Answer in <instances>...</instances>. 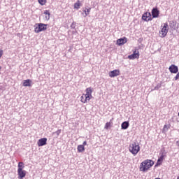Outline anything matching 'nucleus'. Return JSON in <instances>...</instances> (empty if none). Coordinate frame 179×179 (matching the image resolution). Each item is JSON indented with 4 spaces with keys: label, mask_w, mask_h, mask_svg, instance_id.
Here are the masks:
<instances>
[{
    "label": "nucleus",
    "mask_w": 179,
    "mask_h": 179,
    "mask_svg": "<svg viewBox=\"0 0 179 179\" xmlns=\"http://www.w3.org/2000/svg\"><path fill=\"white\" fill-rule=\"evenodd\" d=\"M155 164V162L151 159H146L144 162H141L140 164V171H143V173L148 171L150 167H152Z\"/></svg>",
    "instance_id": "nucleus-1"
},
{
    "label": "nucleus",
    "mask_w": 179,
    "mask_h": 179,
    "mask_svg": "<svg viewBox=\"0 0 179 179\" xmlns=\"http://www.w3.org/2000/svg\"><path fill=\"white\" fill-rule=\"evenodd\" d=\"M129 150L131 155H133L134 156H136L138 153H139V152L141 151V146H139V144H138V143H133L129 145Z\"/></svg>",
    "instance_id": "nucleus-2"
},
{
    "label": "nucleus",
    "mask_w": 179,
    "mask_h": 179,
    "mask_svg": "<svg viewBox=\"0 0 179 179\" xmlns=\"http://www.w3.org/2000/svg\"><path fill=\"white\" fill-rule=\"evenodd\" d=\"M23 162L18 163V169L17 173L19 176V178H24L26 177V171H23Z\"/></svg>",
    "instance_id": "nucleus-3"
},
{
    "label": "nucleus",
    "mask_w": 179,
    "mask_h": 179,
    "mask_svg": "<svg viewBox=\"0 0 179 179\" xmlns=\"http://www.w3.org/2000/svg\"><path fill=\"white\" fill-rule=\"evenodd\" d=\"M38 26L35 27L34 31L35 33H41V31H45L47 29V27L48 24H43V23H38L36 24Z\"/></svg>",
    "instance_id": "nucleus-4"
},
{
    "label": "nucleus",
    "mask_w": 179,
    "mask_h": 179,
    "mask_svg": "<svg viewBox=\"0 0 179 179\" xmlns=\"http://www.w3.org/2000/svg\"><path fill=\"white\" fill-rule=\"evenodd\" d=\"M167 33H169V24L164 23L163 27L159 31V36L163 38L167 36Z\"/></svg>",
    "instance_id": "nucleus-5"
},
{
    "label": "nucleus",
    "mask_w": 179,
    "mask_h": 179,
    "mask_svg": "<svg viewBox=\"0 0 179 179\" xmlns=\"http://www.w3.org/2000/svg\"><path fill=\"white\" fill-rule=\"evenodd\" d=\"M86 94H85V97H86V99L88 100V101H90V99L93 96L92 94L93 93V90H92V87H88L85 90Z\"/></svg>",
    "instance_id": "nucleus-6"
},
{
    "label": "nucleus",
    "mask_w": 179,
    "mask_h": 179,
    "mask_svg": "<svg viewBox=\"0 0 179 179\" xmlns=\"http://www.w3.org/2000/svg\"><path fill=\"white\" fill-rule=\"evenodd\" d=\"M143 20L145 22H150L152 20L153 18H152V14L149 12H145L143 16H142Z\"/></svg>",
    "instance_id": "nucleus-7"
},
{
    "label": "nucleus",
    "mask_w": 179,
    "mask_h": 179,
    "mask_svg": "<svg viewBox=\"0 0 179 179\" xmlns=\"http://www.w3.org/2000/svg\"><path fill=\"white\" fill-rule=\"evenodd\" d=\"M139 51L136 50V49L133 51V54L128 56L129 59H136V58H139Z\"/></svg>",
    "instance_id": "nucleus-8"
},
{
    "label": "nucleus",
    "mask_w": 179,
    "mask_h": 179,
    "mask_svg": "<svg viewBox=\"0 0 179 179\" xmlns=\"http://www.w3.org/2000/svg\"><path fill=\"white\" fill-rule=\"evenodd\" d=\"M171 73H178V66H176V64H172L169 68Z\"/></svg>",
    "instance_id": "nucleus-9"
},
{
    "label": "nucleus",
    "mask_w": 179,
    "mask_h": 179,
    "mask_svg": "<svg viewBox=\"0 0 179 179\" xmlns=\"http://www.w3.org/2000/svg\"><path fill=\"white\" fill-rule=\"evenodd\" d=\"M37 145L39 148L41 146H45V145H47V138H42L39 139L37 142Z\"/></svg>",
    "instance_id": "nucleus-10"
},
{
    "label": "nucleus",
    "mask_w": 179,
    "mask_h": 179,
    "mask_svg": "<svg viewBox=\"0 0 179 179\" xmlns=\"http://www.w3.org/2000/svg\"><path fill=\"white\" fill-rule=\"evenodd\" d=\"M127 41L128 38H127V37H123L117 39L116 43L117 45H124V44L127 43Z\"/></svg>",
    "instance_id": "nucleus-11"
},
{
    "label": "nucleus",
    "mask_w": 179,
    "mask_h": 179,
    "mask_svg": "<svg viewBox=\"0 0 179 179\" xmlns=\"http://www.w3.org/2000/svg\"><path fill=\"white\" fill-rule=\"evenodd\" d=\"M151 13H152V18L155 19L159 15H160V11L159 10V9H157V8H153Z\"/></svg>",
    "instance_id": "nucleus-12"
},
{
    "label": "nucleus",
    "mask_w": 179,
    "mask_h": 179,
    "mask_svg": "<svg viewBox=\"0 0 179 179\" xmlns=\"http://www.w3.org/2000/svg\"><path fill=\"white\" fill-rule=\"evenodd\" d=\"M120 75V70H113L109 73L110 78H115Z\"/></svg>",
    "instance_id": "nucleus-13"
},
{
    "label": "nucleus",
    "mask_w": 179,
    "mask_h": 179,
    "mask_svg": "<svg viewBox=\"0 0 179 179\" xmlns=\"http://www.w3.org/2000/svg\"><path fill=\"white\" fill-rule=\"evenodd\" d=\"M164 159V153L162 152L160 157L157 159V164H155V167H157V166H160L163 162Z\"/></svg>",
    "instance_id": "nucleus-14"
},
{
    "label": "nucleus",
    "mask_w": 179,
    "mask_h": 179,
    "mask_svg": "<svg viewBox=\"0 0 179 179\" xmlns=\"http://www.w3.org/2000/svg\"><path fill=\"white\" fill-rule=\"evenodd\" d=\"M23 86H24L25 87H30L31 86V80H24L23 81Z\"/></svg>",
    "instance_id": "nucleus-15"
},
{
    "label": "nucleus",
    "mask_w": 179,
    "mask_h": 179,
    "mask_svg": "<svg viewBox=\"0 0 179 179\" xmlns=\"http://www.w3.org/2000/svg\"><path fill=\"white\" fill-rule=\"evenodd\" d=\"M122 129H128L129 128V122L124 121L121 124Z\"/></svg>",
    "instance_id": "nucleus-16"
},
{
    "label": "nucleus",
    "mask_w": 179,
    "mask_h": 179,
    "mask_svg": "<svg viewBox=\"0 0 179 179\" xmlns=\"http://www.w3.org/2000/svg\"><path fill=\"white\" fill-rule=\"evenodd\" d=\"M77 150L78 153H83V152H85V146L79 145H78Z\"/></svg>",
    "instance_id": "nucleus-17"
},
{
    "label": "nucleus",
    "mask_w": 179,
    "mask_h": 179,
    "mask_svg": "<svg viewBox=\"0 0 179 179\" xmlns=\"http://www.w3.org/2000/svg\"><path fill=\"white\" fill-rule=\"evenodd\" d=\"M92 8H85V10H83L84 13H85V17H86V16H87L89 15V13H90V10Z\"/></svg>",
    "instance_id": "nucleus-18"
},
{
    "label": "nucleus",
    "mask_w": 179,
    "mask_h": 179,
    "mask_svg": "<svg viewBox=\"0 0 179 179\" xmlns=\"http://www.w3.org/2000/svg\"><path fill=\"white\" fill-rule=\"evenodd\" d=\"M80 101L82 103H87V101H89V99H87L86 97L82 96L80 97Z\"/></svg>",
    "instance_id": "nucleus-19"
},
{
    "label": "nucleus",
    "mask_w": 179,
    "mask_h": 179,
    "mask_svg": "<svg viewBox=\"0 0 179 179\" xmlns=\"http://www.w3.org/2000/svg\"><path fill=\"white\" fill-rule=\"evenodd\" d=\"M169 128L170 127H169V125L165 124L163 128V132H167Z\"/></svg>",
    "instance_id": "nucleus-20"
},
{
    "label": "nucleus",
    "mask_w": 179,
    "mask_h": 179,
    "mask_svg": "<svg viewBox=\"0 0 179 179\" xmlns=\"http://www.w3.org/2000/svg\"><path fill=\"white\" fill-rule=\"evenodd\" d=\"M160 87H162V83H158L157 85V86L155 87L153 90H159V89H160Z\"/></svg>",
    "instance_id": "nucleus-21"
},
{
    "label": "nucleus",
    "mask_w": 179,
    "mask_h": 179,
    "mask_svg": "<svg viewBox=\"0 0 179 179\" xmlns=\"http://www.w3.org/2000/svg\"><path fill=\"white\" fill-rule=\"evenodd\" d=\"M38 3H40V5H45V2H47V0H38Z\"/></svg>",
    "instance_id": "nucleus-22"
},
{
    "label": "nucleus",
    "mask_w": 179,
    "mask_h": 179,
    "mask_svg": "<svg viewBox=\"0 0 179 179\" xmlns=\"http://www.w3.org/2000/svg\"><path fill=\"white\" fill-rule=\"evenodd\" d=\"M110 127H111V123L110 122H106L104 127L105 129H108V128H110Z\"/></svg>",
    "instance_id": "nucleus-23"
},
{
    "label": "nucleus",
    "mask_w": 179,
    "mask_h": 179,
    "mask_svg": "<svg viewBox=\"0 0 179 179\" xmlns=\"http://www.w3.org/2000/svg\"><path fill=\"white\" fill-rule=\"evenodd\" d=\"M79 6H80V3L79 1L77 3H75L74 4L75 9H79Z\"/></svg>",
    "instance_id": "nucleus-24"
},
{
    "label": "nucleus",
    "mask_w": 179,
    "mask_h": 179,
    "mask_svg": "<svg viewBox=\"0 0 179 179\" xmlns=\"http://www.w3.org/2000/svg\"><path fill=\"white\" fill-rule=\"evenodd\" d=\"M76 27V22H73V23L71 24V29H75Z\"/></svg>",
    "instance_id": "nucleus-25"
},
{
    "label": "nucleus",
    "mask_w": 179,
    "mask_h": 179,
    "mask_svg": "<svg viewBox=\"0 0 179 179\" xmlns=\"http://www.w3.org/2000/svg\"><path fill=\"white\" fill-rule=\"evenodd\" d=\"M53 134H56L57 136H59V134H61V129H58Z\"/></svg>",
    "instance_id": "nucleus-26"
},
{
    "label": "nucleus",
    "mask_w": 179,
    "mask_h": 179,
    "mask_svg": "<svg viewBox=\"0 0 179 179\" xmlns=\"http://www.w3.org/2000/svg\"><path fill=\"white\" fill-rule=\"evenodd\" d=\"M44 15H50L51 14L50 13V10H45L44 11Z\"/></svg>",
    "instance_id": "nucleus-27"
},
{
    "label": "nucleus",
    "mask_w": 179,
    "mask_h": 179,
    "mask_svg": "<svg viewBox=\"0 0 179 179\" xmlns=\"http://www.w3.org/2000/svg\"><path fill=\"white\" fill-rule=\"evenodd\" d=\"M178 79H179V73H178L174 78V80H178Z\"/></svg>",
    "instance_id": "nucleus-28"
},
{
    "label": "nucleus",
    "mask_w": 179,
    "mask_h": 179,
    "mask_svg": "<svg viewBox=\"0 0 179 179\" xmlns=\"http://www.w3.org/2000/svg\"><path fill=\"white\" fill-rule=\"evenodd\" d=\"M3 55V50H0V58L1 57H2Z\"/></svg>",
    "instance_id": "nucleus-29"
},
{
    "label": "nucleus",
    "mask_w": 179,
    "mask_h": 179,
    "mask_svg": "<svg viewBox=\"0 0 179 179\" xmlns=\"http://www.w3.org/2000/svg\"><path fill=\"white\" fill-rule=\"evenodd\" d=\"M50 15H45V18L46 19V20H50Z\"/></svg>",
    "instance_id": "nucleus-30"
},
{
    "label": "nucleus",
    "mask_w": 179,
    "mask_h": 179,
    "mask_svg": "<svg viewBox=\"0 0 179 179\" xmlns=\"http://www.w3.org/2000/svg\"><path fill=\"white\" fill-rule=\"evenodd\" d=\"M86 145H87V141H84L83 143V146H86Z\"/></svg>",
    "instance_id": "nucleus-31"
},
{
    "label": "nucleus",
    "mask_w": 179,
    "mask_h": 179,
    "mask_svg": "<svg viewBox=\"0 0 179 179\" xmlns=\"http://www.w3.org/2000/svg\"><path fill=\"white\" fill-rule=\"evenodd\" d=\"M176 145H177V146H178V148H179V141H178L176 142Z\"/></svg>",
    "instance_id": "nucleus-32"
},
{
    "label": "nucleus",
    "mask_w": 179,
    "mask_h": 179,
    "mask_svg": "<svg viewBox=\"0 0 179 179\" xmlns=\"http://www.w3.org/2000/svg\"><path fill=\"white\" fill-rule=\"evenodd\" d=\"M172 23H173V26H174V24H174V22H172Z\"/></svg>",
    "instance_id": "nucleus-33"
},
{
    "label": "nucleus",
    "mask_w": 179,
    "mask_h": 179,
    "mask_svg": "<svg viewBox=\"0 0 179 179\" xmlns=\"http://www.w3.org/2000/svg\"><path fill=\"white\" fill-rule=\"evenodd\" d=\"M155 179H160V178H156Z\"/></svg>",
    "instance_id": "nucleus-34"
},
{
    "label": "nucleus",
    "mask_w": 179,
    "mask_h": 179,
    "mask_svg": "<svg viewBox=\"0 0 179 179\" xmlns=\"http://www.w3.org/2000/svg\"><path fill=\"white\" fill-rule=\"evenodd\" d=\"M177 179H179V176L177 178Z\"/></svg>",
    "instance_id": "nucleus-35"
}]
</instances>
